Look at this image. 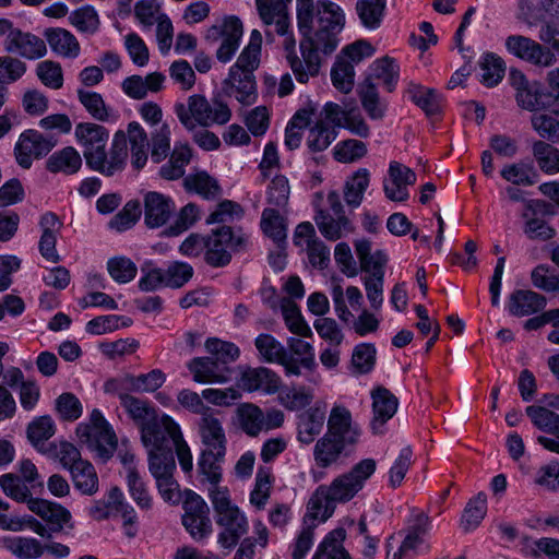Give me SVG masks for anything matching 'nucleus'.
<instances>
[{"label":"nucleus","mask_w":559,"mask_h":559,"mask_svg":"<svg viewBox=\"0 0 559 559\" xmlns=\"http://www.w3.org/2000/svg\"><path fill=\"white\" fill-rule=\"evenodd\" d=\"M296 11L301 46L308 51L309 68L316 70L318 51L330 55L336 49L345 16L340 5L330 0H297Z\"/></svg>","instance_id":"1"},{"label":"nucleus","mask_w":559,"mask_h":559,"mask_svg":"<svg viewBox=\"0 0 559 559\" xmlns=\"http://www.w3.org/2000/svg\"><path fill=\"white\" fill-rule=\"evenodd\" d=\"M328 430L313 447V461L319 468H330L350 455L359 441L360 429L353 424L350 412L335 405L326 421Z\"/></svg>","instance_id":"2"},{"label":"nucleus","mask_w":559,"mask_h":559,"mask_svg":"<svg viewBox=\"0 0 559 559\" xmlns=\"http://www.w3.org/2000/svg\"><path fill=\"white\" fill-rule=\"evenodd\" d=\"M198 432L202 443L198 473L217 480L227 451V437L219 412L203 414L198 420Z\"/></svg>","instance_id":"3"},{"label":"nucleus","mask_w":559,"mask_h":559,"mask_svg":"<svg viewBox=\"0 0 559 559\" xmlns=\"http://www.w3.org/2000/svg\"><path fill=\"white\" fill-rule=\"evenodd\" d=\"M175 112L189 131H194L198 126L209 128L213 124H225L231 117V111L225 103L219 99L210 103L200 94L189 96L187 104H176Z\"/></svg>","instance_id":"4"},{"label":"nucleus","mask_w":559,"mask_h":559,"mask_svg":"<svg viewBox=\"0 0 559 559\" xmlns=\"http://www.w3.org/2000/svg\"><path fill=\"white\" fill-rule=\"evenodd\" d=\"M376 468L377 462L373 459H364L348 472L335 477L330 485L319 486L317 495L334 503L348 502L362 490L366 481L374 474Z\"/></svg>","instance_id":"5"},{"label":"nucleus","mask_w":559,"mask_h":559,"mask_svg":"<svg viewBox=\"0 0 559 559\" xmlns=\"http://www.w3.org/2000/svg\"><path fill=\"white\" fill-rule=\"evenodd\" d=\"M140 431L142 443L148 451V463L156 456H174V443L180 438L181 430L170 416L157 415Z\"/></svg>","instance_id":"6"},{"label":"nucleus","mask_w":559,"mask_h":559,"mask_svg":"<svg viewBox=\"0 0 559 559\" xmlns=\"http://www.w3.org/2000/svg\"><path fill=\"white\" fill-rule=\"evenodd\" d=\"M76 435L81 442L86 443L92 451H95L104 460L112 456L118 444L111 425L98 409H93L88 424L78 426Z\"/></svg>","instance_id":"7"},{"label":"nucleus","mask_w":559,"mask_h":559,"mask_svg":"<svg viewBox=\"0 0 559 559\" xmlns=\"http://www.w3.org/2000/svg\"><path fill=\"white\" fill-rule=\"evenodd\" d=\"M128 158L127 134L123 131L115 133L110 147L100 150L91 156L86 165L94 171L111 177L122 171Z\"/></svg>","instance_id":"8"},{"label":"nucleus","mask_w":559,"mask_h":559,"mask_svg":"<svg viewBox=\"0 0 559 559\" xmlns=\"http://www.w3.org/2000/svg\"><path fill=\"white\" fill-rule=\"evenodd\" d=\"M430 526L431 521L426 513L420 512L413 515L401 546L393 554L394 559H407L421 552H428L430 546L425 542V536L429 533Z\"/></svg>","instance_id":"9"},{"label":"nucleus","mask_w":559,"mask_h":559,"mask_svg":"<svg viewBox=\"0 0 559 559\" xmlns=\"http://www.w3.org/2000/svg\"><path fill=\"white\" fill-rule=\"evenodd\" d=\"M506 48L513 56L539 67H550L556 62L555 55L548 48L522 35L508 36Z\"/></svg>","instance_id":"10"},{"label":"nucleus","mask_w":559,"mask_h":559,"mask_svg":"<svg viewBox=\"0 0 559 559\" xmlns=\"http://www.w3.org/2000/svg\"><path fill=\"white\" fill-rule=\"evenodd\" d=\"M56 142L52 139L44 136L35 130H27L20 135L15 145L14 153L20 166L28 169L32 166L33 158H40L47 155Z\"/></svg>","instance_id":"11"},{"label":"nucleus","mask_w":559,"mask_h":559,"mask_svg":"<svg viewBox=\"0 0 559 559\" xmlns=\"http://www.w3.org/2000/svg\"><path fill=\"white\" fill-rule=\"evenodd\" d=\"M216 524L222 527L217 543L226 549L234 548L249 530L248 519L238 507L217 514Z\"/></svg>","instance_id":"12"},{"label":"nucleus","mask_w":559,"mask_h":559,"mask_svg":"<svg viewBox=\"0 0 559 559\" xmlns=\"http://www.w3.org/2000/svg\"><path fill=\"white\" fill-rule=\"evenodd\" d=\"M254 345L263 361L269 364H278L284 367L286 376H300L299 365L289 355L287 349L270 334H260Z\"/></svg>","instance_id":"13"},{"label":"nucleus","mask_w":559,"mask_h":559,"mask_svg":"<svg viewBox=\"0 0 559 559\" xmlns=\"http://www.w3.org/2000/svg\"><path fill=\"white\" fill-rule=\"evenodd\" d=\"M148 468L154 478L162 498L167 502H177L179 500V485L173 474L176 469L175 456L153 457L148 463Z\"/></svg>","instance_id":"14"},{"label":"nucleus","mask_w":559,"mask_h":559,"mask_svg":"<svg viewBox=\"0 0 559 559\" xmlns=\"http://www.w3.org/2000/svg\"><path fill=\"white\" fill-rule=\"evenodd\" d=\"M389 177L383 181L385 197L393 202H404L409 198L408 186L416 182V174L407 166L391 162Z\"/></svg>","instance_id":"15"},{"label":"nucleus","mask_w":559,"mask_h":559,"mask_svg":"<svg viewBox=\"0 0 559 559\" xmlns=\"http://www.w3.org/2000/svg\"><path fill=\"white\" fill-rule=\"evenodd\" d=\"M188 369L193 380L199 383H225L229 381L231 369L224 361H217L214 357H197L191 359Z\"/></svg>","instance_id":"16"},{"label":"nucleus","mask_w":559,"mask_h":559,"mask_svg":"<svg viewBox=\"0 0 559 559\" xmlns=\"http://www.w3.org/2000/svg\"><path fill=\"white\" fill-rule=\"evenodd\" d=\"M4 49L26 59L41 58L47 51L46 44L41 38L19 29H10L4 40Z\"/></svg>","instance_id":"17"},{"label":"nucleus","mask_w":559,"mask_h":559,"mask_svg":"<svg viewBox=\"0 0 559 559\" xmlns=\"http://www.w3.org/2000/svg\"><path fill=\"white\" fill-rule=\"evenodd\" d=\"M289 2L290 0H255L257 10L263 25L266 27L274 25L275 32L281 36L288 33Z\"/></svg>","instance_id":"18"},{"label":"nucleus","mask_w":559,"mask_h":559,"mask_svg":"<svg viewBox=\"0 0 559 559\" xmlns=\"http://www.w3.org/2000/svg\"><path fill=\"white\" fill-rule=\"evenodd\" d=\"M74 134L79 144L83 147V156L86 163L91 156H95L100 150L105 148L109 140L108 130L92 122L76 124Z\"/></svg>","instance_id":"19"},{"label":"nucleus","mask_w":559,"mask_h":559,"mask_svg":"<svg viewBox=\"0 0 559 559\" xmlns=\"http://www.w3.org/2000/svg\"><path fill=\"white\" fill-rule=\"evenodd\" d=\"M373 417L370 421L372 432L383 433L385 423L391 419L397 411V399L386 389L378 388L372 394Z\"/></svg>","instance_id":"20"},{"label":"nucleus","mask_w":559,"mask_h":559,"mask_svg":"<svg viewBox=\"0 0 559 559\" xmlns=\"http://www.w3.org/2000/svg\"><path fill=\"white\" fill-rule=\"evenodd\" d=\"M281 384L277 373L265 367L248 368L240 378L241 388L249 392L263 391L272 394L280 390Z\"/></svg>","instance_id":"21"},{"label":"nucleus","mask_w":559,"mask_h":559,"mask_svg":"<svg viewBox=\"0 0 559 559\" xmlns=\"http://www.w3.org/2000/svg\"><path fill=\"white\" fill-rule=\"evenodd\" d=\"M508 307L512 314H559V309L543 312L546 298L533 290H514L509 297Z\"/></svg>","instance_id":"22"},{"label":"nucleus","mask_w":559,"mask_h":559,"mask_svg":"<svg viewBox=\"0 0 559 559\" xmlns=\"http://www.w3.org/2000/svg\"><path fill=\"white\" fill-rule=\"evenodd\" d=\"M223 84L225 93L234 95L243 105H251L257 99L254 74L229 70L228 78Z\"/></svg>","instance_id":"23"},{"label":"nucleus","mask_w":559,"mask_h":559,"mask_svg":"<svg viewBox=\"0 0 559 559\" xmlns=\"http://www.w3.org/2000/svg\"><path fill=\"white\" fill-rule=\"evenodd\" d=\"M296 41L295 38L290 35L285 38L284 41V49L286 51V60L296 78V80L299 83H307L309 81V78H313L318 75L320 68H321V58L318 53V64L314 66L316 70L310 69L308 57H307V50H304L301 43L299 44L300 52L302 59H300L295 50Z\"/></svg>","instance_id":"24"},{"label":"nucleus","mask_w":559,"mask_h":559,"mask_svg":"<svg viewBox=\"0 0 559 559\" xmlns=\"http://www.w3.org/2000/svg\"><path fill=\"white\" fill-rule=\"evenodd\" d=\"M325 423V408L313 406L302 412L297 420V439L304 444H310L321 433Z\"/></svg>","instance_id":"25"},{"label":"nucleus","mask_w":559,"mask_h":559,"mask_svg":"<svg viewBox=\"0 0 559 559\" xmlns=\"http://www.w3.org/2000/svg\"><path fill=\"white\" fill-rule=\"evenodd\" d=\"M145 223L151 228L163 226L174 211L169 198L158 192H148L144 198Z\"/></svg>","instance_id":"26"},{"label":"nucleus","mask_w":559,"mask_h":559,"mask_svg":"<svg viewBox=\"0 0 559 559\" xmlns=\"http://www.w3.org/2000/svg\"><path fill=\"white\" fill-rule=\"evenodd\" d=\"M44 36L51 50L63 58H76L81 47L75 36L64 28H47Z\"/></svg>","instance_id":"27"},{"label":"nucleus","mask_w":559,"mask_h":559,"mask_svg":"<svg viewBox=\"0 0 559 559\" xmlns=\"http://www.w3.org/2000/svg\"><path fill=\"white\" fill-rule=\"evenodd\" d=\"M27 508L50 525L61 528L71 519L70 512L62 506L44 499H29Z\"/></svg>","instance_id":"28"},{"label":"nucleus","mask_w":559,"mask_h":559,"mask_svg":"<svg viewBox=\"0 0 559 559\" xmlns=\"http://www.w3.org/2000/svg\"><path fill=\"white\" fill-rule=\"evenodd\" d=\"M118 396L121 406L140 430L158 415L156 409L144 400L122 392H119Z\"/></svg>","instance_id":"29"},{"label":"nucleus","mask_w":559,"mask_h":559,"mask_svg":"<svg viewBox=\"0 0 559 559\" xmlns=\"http://www.w3.org/2000/svg\"><path fill=\"white\" fill-rule=\"evenodd\" d=\"M183 187L189 192H195L205 200H216L222 194L217 180L206 171L189 174L183 179Z\"/></svg>","instance_id":"30"},{"label":"nucleus","mask_w":559,"mask_h":559,"mask_svg":"<svg viewBox=\"0 0 559 559\" xmlns=\"http://www.w3.org/2000/svg\"><path fill=\"white\" fill-rule=\"evenodd\" d=\"M131 145V165L134 169H142L147 162L148 139L144 129L138 122L128 126L127 142Z\"/></svg>","instance_id":"31"},{"label":"nucleus","mask_w":559,"mask_h":559,"mask_svg":"<svg viewBox=\"0 0 559 559\" xmlns=\"http://www.w3.org/2000/svg\"><path fill=\"white\" fill-rule=\"evenodd\" d=\"M242 36V23L238 17L230 16L225 20V37L216 51L218 61L228 62L239 47Z\"/></svg>","instance_id":"32"},{"label":"nucleus","mask_w":559,"mask_h":559,"mask_svg":"<svg viewBox=\"0 0 559 559\" xmlns=\"http://www.w3.org/2000/svg\"><path fill=\"white\" fill-rule=\"evenodd\" d=\"M3 547L19 559H37L44 554L39 540L32 537L9 536L2 539Z\"/></svg>","instance_id":"33"},{"label":"nucleus","mask_w":559,"mask_h":559,"mask_svg":"<svg viewBox=\"0 0 559 559\" xmlns=\"http://www.w3.org/2000/svg\"><path fill=\"white\" fill-rule=\"evenodd\" d=\"M81 166L82 157L72 146H67L53 153L46 163V167L50 173L61 171L68 175L75 174Z\"/></svg>","instance_id":"34"},{"label":"nucleus","mask_w":559,"mask_h":559,"mask_svg":"<svg viewBox=\"0 0 559 559\" xmlns=\"http://www.w3.org/2000/svg\"><path fill=\"white\" fill-rule=\"evenodd\" d=\"M191 157L192 153L188 145H176L170 154L169 160L160 167L159 176L166 180L181 178Z\"/></svg>","instance_id":"35"},{"label":"nucleus","mask_w":559,"mask_h":559,"mask_svg":"<svg viewBox=\"0 0 559 559\" xmlns=\"http://www.w3.org/2000/svg\"><path fill=\"white\" fill-rule=\"evenodd\" d=\"M72 476L74 487L83 495L92 496L98 490V476L94 466L86 460L79 461L69 471Z\"/></svg>","instance_id":"36"},{"label":"nucleus","mask_w":559,"mask_h":559,"mask_svg":"<svg viewBox=\"0 0 559 559\" xmlns=\"http://www.w3.org/2000/svg\"><path fill=\"white\" fill-rule=\"evenodd\" d=\"M55 431L56 427L52 418L50 416H41L28 425L27 437L37 451L46 454L48 450L46 441L55 435Z\"/></svg>","instance_id":"37"},{"label":"nucleus","mask_w":559,"mask_h":559,"mask_svg":"<svg viewBox=\"0 0 559 559\" xmlns=\"http://www.w3.org/2000/svg\"><path fill=\"white\" fill-rule=\"evenodd\" d=\"M237 418L240 429L250 437H257L263 431V411L254 404L245 403L237 408Z\"/></svg>","instance_id":"38"},{"label":"nucleus","mask_w":559,"mask_h":559,"mask_svg":"<svg viewBox=\"0 0 559 559\" xmlns=\"http://www.w3.org/2000/svg\"><path fill=\"white\" fill-rule=\"evenodd\" d=\"M313 400V390L305 385H292L283 389L278 394L280 403L288 411H299L308 406Z\"/></svg>","instance_id":"39"},{"label":"nucleus","mask_w":559,"mask_h":559,"mask_svg":"<svg viewBox=\"0 0 559 559\" xmlns=\"http://www.w3.org/2000/svg\"><path fill=\"white\" fill-rule=\"evenodd\" d=\"M487 512V497L484 492L477 493L474 498H472L463 512L461 519V526L465 532H469L475 530L483 519L485 518Z\"/></svg>","instance_id":"40"},{"label":"nucleus","mask_w":559,"mask_h":559,"mask_svg":"<svg viewBox=\"0 0 559 559\" xmlns=\"http://www.w3.org/2000/svg\"><path fill=\"white\" fill-rule=\"evenodd\" d=\"M369 185V173L365 168L358 169L349 177L344 187V198L347 205L357 207L362 201L364 193Z\"/></svg>","instance_id":"41"},{"label":"nucleus","mask_w":559,"mask_h":559,"mask_svg":"<svg viewBox=\"0 0 559 559\" xmlns=\"http://www.w3.org/2000/svg\"><path fill=\"white\" fill-rule=\"evenodd\" d=\"M314 221L321 234L330 240L340 239L343 236V230L350 229L347 217H336L324 211H319Z\"/></svg>","instance_id":"42"},{"label":"nucleus","mask_w":559,"mask_h":559,"mask_svg":"<svg viewBox=\"0 0 559 559\" xmlns=\"http://www.w3.org/2000/svg\"><path fill=\"white\" fill-rule=\"evenodd\" d=\"M261 228L263 233L272 238L276 243H281L286 239V222L278 210L266 207L262 212Z\"/></svg>","instance_id":"43"},{"label":"nucleus","mask_w":559,"mask_h":559,"mask_svg":"<svg viewBox=\"0 0 559 559\" xmlns=\"http://www.w3.org/2000/svg\"><path fill=\"white\" fill-rule=\"evenodd\" d=\"M533 155L539 168L546 174L559 173V150L545 141L533 143Z\"/></svg>","instance_id":"44"},{"label":"nucleus","mask_w":559,"mask_h":559,"mask_svg":"<svg viewBox=\"0 0 559 559\" xmlns=\"http://www.w3.org/2000/svg\"><path fill=\"white\" fill-rule=\"evenodd\" d=\"M166 380L165 373L159 369H154L148 373L139 376H128L124 378V386L135 392H154L159 389Z\"/></svg>","instance_id":"45"},{"label":"nucleus","mask_w":559,"mask_h":559,"mask_svg":"<svg viewBox=\"0 0 559 559\" xmlns=\"http://www.w3.org/2000/svg\"><path fill=\"white\" fill-rule=\"evenodd\" d=\"M364 109L371 119H381L385 107L381 104L376 85L370 79H366L358 90Z\"/></svg>","instance_id":"46"},{"label":"nucleus","mask_w":559,"mask_h":559,"mask_svg":"<svg viewBox=\"0 0 559 559\" xmlns=\"http://www.w3.org/2000/svg\"><path fill=\"white\" fill-rule=\"evenodd\" d=\"M384 9L385 0H358L356 4L361 23L371 29L379 27Z\"/></svg>","instance_id":"47"},{"label":"nucleus","mask_w":559,"mask_h":559,"mask_svg":"<svg viewBox=\"0 0 559 559\" xmlns=\"http://www.w3.org/2000/svg\"><path fill=\"white\" fill-rule=\"evenodd\" d=\"M200 476L202 477V481H206L210 485L209 497L216 515L237 507L230 500L228 488L219 486V481L222 479V467H219V477L217 480L211 479L207 475Z\"/></svg>","instance_id":"48"},{"label":"nucleus","mask_w":559,"mask_h":559,"mask_svg":"<svg viewBox=\"0 0 559 559\" xmlns=\"http://www.w3.org/2000/svg\"><path fill=\"white\" fill-rule=\"evenodd\" d=\"M148 146L151 147V158L155 164H159L170 154V129L168 124L163 123L151 133Z\"/></svg>","instance_id":"49"},{"label":"nucleus","mask_w":559,"mask_h":559,"mask_svg":"<svg viewBox=\"0 0 559 559\" xmlns=\"http://www.w3.org/2000/svg\"><path fill=\"white\" fill-rule=\"evenodd\" d=\"M412 100L421 108L428 117L440 112L439 95L432 88L411 85L408 88Z\"/></svg>","instance_id":"50"},{"label":"nucleus","mask_w":559,"mask_h":559,"mask_svg":"<svg viewBox=\"0 0 559 559\" xmlns=\"http://www.w3.org/2000/svg\"><path fill=\"white\" fill-rule=\"evenodd\" d=\"M217 243L233 250H241L246 247L247 237L241 233L235 234L228 226H222L212 230L206 238L205 246L216 247Z\"/></svg>","instance_id":"51"},{"label":"nucleus","mask_w":559,"mask_h":559,"mask_svg":"<svg viewBox=\"0 0 559 559\" xmlns=\"http://www.w3.org/2000/svg\"><path fill=\"white\" fill-rule=\"evenodd\" d=\"M516 102L519 106L526 110L542 112L540 110L549 107L550 103L555 102V98L533 86H528L516 93Z\"/></svg>","instance_id":"52"},{"label":"nucleus","mask_w":559,"mask_h":559,"mask_svg":"<svg viewBox=\"0 0 559 559\" xmlns=\"http://www.w3.org/2000/svg\"><path fill=\"white\" fill-rule=\"evenodd\" d=\"M525 412L538 429L552 435L559 429V414L549 408L531 405L526 407Z\"/></svg>","instance_id":"53"},{"label":"nucleus","mask_w":559,"mask_h":559,"mask_svg":"<svg viewBox=\"0 0 559 559\" xmlns=\"http://www.w3.org/2000/svg\"><path fill=\"white\" fill-rule=\"evenodd\" d=\"M127 485L129 493L138 507L146 510L151 509L152 497L138 471L132 465H129L127 469Z\"/></svg>","instance_id":"54"},{"label":"nucleus","mask_w":559,"mask_h":559,"mask_svg":"<svg viewBox=\"0 0 559 559\" xmlns=\"http://www.w3.org/2000/svg\"><path fill=\"white\" fill-rule=\"evenodd\" d=\"M346 538V531L342 527L330 532L320 544V551L326 559H350L348 551L344 548L343 542Z\"/></svg>","instance_id":"55"},{"label":"nucleus","mask_w":559,"mask_h":559,"mask_svg":"<svg viewBox=\"0 0 559 559\" xmlns=\"http://www.w3.org/2000/svg\"><path fill=\"white\" fill-rule=\"evenodd\" d=\"M354 66L344 57H338L331 70L333 85L342 93H349L354 87Z\"/></svg>","instance_id":"56"},{"label":"nucleus","mask_w":559,"mask_h":559,"mask_svg":"<svg viewBox=\"0 0 559 559\" xmlns=\"http://www.w3.org/2000/svg\"><path fill=\"white\" fill-rule=\"evenodd\" d=\"M287 346L290 355L296 356L294 359L299 365V369L301 370V367H304L307 370H314L317 367L316 362V356H314V349L313 346L301 338L297 337H289L287 340Z\"/></svg>","instance_id":"57"},{"label":"nucleus","mask_w":559,"mask_h":559,"mask_svg":"<svg viewBox=\"0 0 559 559\" xmlns=\"http://www.w3.org/2000/svg\"><path fill=\"white\" fill-rule=\"evenodd\" d=\"M49 457L58 459L63 468L70 471L78 465L79 461H84L81 457L80 451L70 442L61 441L57 443H49L47 453Z\"/></svg>","instance_id":"58"},{"label":"nucleus","mask_w":559,"mask_h":559,"mask_svg":"<svg viewBox=\"0 0 559 559\" xmlns=\"http://www.w3.org/2000/svg\"><path fill=\"white\" fill-rule=\"evenodd\" d=\"M163 273L165 287L180 288L192 278L193 267L189 263L175 261L163 269Z\"/></svg>","instance_id":"59"},{"label":"nucleus","mask_w":559,"mask_h":559,"mask_svg":"<svg viewBox=\"0 0 559 559\" xmlns=\"http://www.w3.org/2000/svg\"><path fill=\"white\" fill-rule=\"evenodd\" d=\"M107 271L115 282L126 284L136 276L138 267L127 257H114L107 262Z\"/></svg>","instance_id":"60"},{"label":"nucleus","mask_w":559,"mask_h":559,"mask_svg":"<svg viewBox=\"0 0 559 559\" xmlns=\"http://www.w3.org/2000/svg\"><path fill=\"white\" fill-rule=\"evenodd\" d=\"M78 97L87 112L98 121H107L109 119V110L105 104L103 96L96 92L79 90Z\"/></svg>","instance_id":"61"},{"label":"nucleus","mask_w":559,"mask_h":559,"mask_svg":"<svg viewBox=\"0 0 559 559\" xmlns=\"http://www.w3.org/2000/svg\"><path fill=\"white\" fill-rule=\"evenodd\" d=\"M376 347L371 344L357 345L352 355L353 372L357 374L370 372L376 364Z\"/></svg>","instance_id":"62"},{"label":"nucleus","mask_w":559,"mask_h":559,"mask_svg":"<svg viewBox=\"0 0 559 559\" xmlns=\"http://www.w3.org/2000/svg\"><path fill=\"white\" fill-rule=\"evenodd\" d=\"M480 69L483 71L481 82L488 87L497 85L502 80L506 71L503 60L493 53H487L484 57Z\"/></svg>","instance_id":"63"},{"label":"nucleus","mask_w":559,"mask_h":559,"mask_svg":"<svg viewBox=\"0 0 559 559\" xmlns=\"http://www.w3.org/2000/svg\"><path fill=\"white\" fill-rule=\"evenodd\" d=\"M0 486L3 490V492L19 501V502H26L29 499H33L31 497V490L28 486L26 485V481H24L20 476L15 474H4L0 477Z\"/></svg>","instance_id":"64"}]
</instances>
